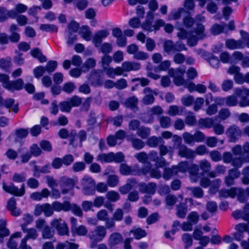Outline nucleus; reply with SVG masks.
Masks as SVG:
<instances>
[{
    "label": "nucleus",
    "instance_id": "nucleus-27",
    "mask_svg": "<svg viewBox=\"0 0 249 249\" xmlns=\"http://www.w3.org/2000/svg\"><path fill=\"white\" fill-rule=\"evenodd\" d=\"M176 214L179 218L185 217L188 211V208L185 203H181L176 206Z\"/></svg>",
    "mask_w": 249,
    "mask_h": 249
},
{
    "label": "nucleus",
    "instance_id": "nucleus-60",
    "mask_svg": "<svg viewBox=\"0 0 249 249\" xmlns=\"http://www.w3.org/2000/svg\"><path fill=\"white\" fill-rule=\"evenodd\" d=\"M207 61L209 64L214 68H217L219 66V61L218 58L213 55V54H210L209 57L207 59Z\"/></svg>",
    "mask_w": 249,
    "mask_h": 249
},
{
    "label": "nucleus",
    "instance_id": "nucleus-9",
    "mask_svg": "<svg viewBox=\"0 0 249 249\" xmlns=\"http://www.w3.org/2000/svg\"><path fill=\"white\" fill-rule=\"evenodd\" d=\"M226 134L231 142H235L241 137L242 131L238 126L233 124L227 128Z\"/></svg>",
    "mask_w": 249,
    "mask_h": 249
},
{
    "label": "nucleus",
    "instance_id": "nucleus-11",
    "mask_svg": "<svg viewBox=\"0 0 249 249\" xmlns=\"http://www.w3.org/2000/svg\"><path fill=\"white\" fill-rule=\"evenodd\" d=\"M44 213L46 217H50L53 213V208L52 205L49 203H44L42 205H37L36 206L34 214L36 216H38Z\"/></svg>",
    "mask_w": 249,
    "mask_h": 249
},
{
    "label": "nucleus",
    "instance_id": "nucleus-36",
    "mask_svg": "<svg viewBox=\"0 0 249 249\" xmlns=\"http://www.w3.org/2000/svg\"><path fill=\"white\" fill-rule=\"evenodd\" d=\"M136 134L142 139H146L150 135V129L144 126H140L138 129Z\"/></svg>",
    "mask_w": 249,
    "mask_h": 249
},
{
    "label": "nucleus",
    "instance_id": "nucleus-34",
    "mask_svg": "<svg viewBox=\"0 0 249 249\" xmlns=\"http://www.w3.org/2000/svg\"><path fill=\"white\" fill-rule=\"evenodd\" d=\"M156 183L150 182L146 185L142 186L141 190L142 193L153 195L156 191Z\"/></svg>",
    "mask_w": 249,
    "mask_h": 249
},
{
    "label": "nucleus",
    "instance_id": "nucleus-10",
    "mask_svg": "<svg viewBox=\"0 0 249 249\" xmlns=\"http://www.w3.org/2000/svg\"><path fill=\"white\" fill-rule=\"evenodd\" d=\"M60 181L61 182V192L63 195L68 194L73 190L75 184L74 180L66 176L62 177Z\"/></svg>",
    "mask_w": 249,
    "mask_h": 249
},
{
    "label": "nucleus",
    "instance_id": "nucleus-42",
    "mask_svg": "<svg viewBox=\"0 0 249 249\" xmlns=\"http://www.w3.org/2000/svg\"><path fill=\"white\" fill-rule=\"evenodd\" d=\"M160 155V157H162L167 153H169L171 156L173 154L174 149L171 146L167 147L166 146L163 144V143H160L159 147Z\"/></svg>",
    "mask_w": 249,
    "mask_h": 249
},
{
    "label": "nucleus",
    "instance_id": "nucleus-28",
    "mask_svg": "<svg viewBox=\"0 0 249 249\" xmlns=\"http://www.w3.org/2000/svg\"><path fill=\"white\" fill-rule=\"evenodd\" d=\"M164 142L161 137L153 136L149 138L146 141V144L149 147L155 148L159 144L164 143Z\"/></svg>",
    "mask_w": 249,
    "mask_h": 249
},
{
    "label": "nucleus",
    "instance_id": "nucleus-30",
    "mask_svg": "<svg viewBox=\"0 0 249 249\" xmlns=\"http://www.w3.org/2000/svg\"><path fill=\"white\" fill-rule=\"evenodd\" d=\"M79 34L81 35L82 37L86 41H89L91 40L92 32L88 26H82Z\"/></svg>",
    "mask_w": 249,
    "mask_h": 249
},
{
    "label": "nucleus",
    "instance_id": "nucleus-22",
    "mask_svg": "<svg viewBox=\"0 0 249 249\" xmlns=\"http://www.w3.org/2000/svg\"><path fill=\"white\" fill-rule=\"evenodd\" d=\"M234 197L236 196L238 201L240 203H245L248 200V196L245 189L242 188H234Z\"/></svg>",
    "mask_w": 249,
    "mask_h": 249
},
{
    "label": "nucleus",
    "instance_id": "nucleus-58",
    "mask_svg": "<svg viewBox=\"0 0 249 249\" xmlns=\"http://www.w3.org/2000/svg\"><path fill=\"white\" fill-rule=\"evenodd\" d=\"M11 65V60L10 58L0 59V68L5 71H8Z\"/></svg>",
    "mask_w": 249,
    "mask_h": 249
},
{
    "label": "nucleus",
    "instance_id": "nucleus-26",
    "mask_svg": "<svg viewBox=\"0 0 249 249\" xmlns=\"http://www.w3.org/2000/svg\"><path fill=\"white\" fill-rule=\"evenodd\" d=\"M124 71H137L140 69L141 65L137 62H130L126 61L122 63Z\"/></svg>",
    "mask_w": 249,
    "mask_h": 249
},
{
    "label": "nucleus",
    "instance_id": "nucleus-17",
    "mask_svg": "<svg viewBox=\"0 0 249 249\" xmlns=\"http://www.w3.org/2000/svg\"><path fill=\"white\" fill-rule=\"evenodd\" d=\"M199 168L198 165L195 163H190L188 172L190 175L191 181L192 182H197L203 174L199 173Z\"/></svg>",
    "mask_w": 249,
    "mask_h": 249
},
{
    "label": "nucleus",
    "instance_id": "nucleus-35",
    "mask_svg": "<svg viewBox=\"0 0 249 249\" xmlns=\"http://www.w3.org/2000/svg\"><path fill=\"white\" fill-rule=\"evenodd\" d=\"M234 187L231 188L230 189H222L218 192L219 197L223 198L228 196L234 198Z\"/></svg>",
    "mask_w": 249,
    "mask_h": 249
},
{
    "label": "nucleus",
    "instance_id": "nucleus-57",
    "mask_svg": "<svg viewBox=\"0 0 249 249\" xmlns=\"http://www.w3.org/2000/svg\"><path fill=\"white\" fill-rule=\"evenodd\" d=\"M100 51L104 54H107L112 51V45L107 42H105L100 47Z\"/></svg>",
    "mask_w": 249,
    "mask_h": 249
},
{
    "label": "nucleus",
    "instance_id": "nucleus-38",
    "mask_svg": "<svg viewBox=\"0 0 249 249\" xmlns=\"http://www.w3.org/2000/svg\"><path fill=\"white\" fill-rule=\"evenodd\" d=\"M113 153L110 152L108 154L102 153L99 154L97 157V160L103 162H110L112 161Z\"/></svg>",
    "mask_w": 249,
    "mask_h": 249
},
{
    "label": "nucleus",
    "instance_id": "nucleus-33",
    "mask_svg": "<svg viewBox=\"0 0 249 249\" xmlns=\"http://www.w3.org/2000/svg\"><path fill=\"white\" fill-rule=\"evenodd\" d=\"M78 244L66 241L64 243H59L55 247V249H77Z\"/></svg>",
    "mask_w": 249,
    "mask_h": 249
},
{
    "label": "nucleus",
    "instance_id": "nucleus-18",
    "mask_svg": "<svg viewBox=\"0 0 249 249\" xmlns=\"http://www.w3.org/2000/svg\"><path fill=\"white\" fill-rule=\"evenodd\" d=\"M21 229L23 232L26 233L25 237L21 240V241L27 242V240L32 239L35 240L37 237V232L35 228L28 229L26 228V224H22L21 225Z\"/></svg>",
    "mask_w": 249,
    "mask_h": 249
},
{
    "label": "nucleus",
    "instance_id": "nucleus-55",
    "mask_svg": "<svg viewBox=\"0 0 249 249\" xmlns=\"http://www.w3.org/2000/svg\"><path fill=\"white\" fill-rule=\"evenodd\" d=\"M238 103L237 98L235 95H230L226 98V105L228 107H234Z\"/></svg>",
    "mask_w": 249,
    "mask_h": 249
},
{
    "label": "nucleus",
    "instance_id": "nucleus-46",
    "mask_svg": "<svg viewBox=\"0 0 249 249\" xmlns=\"http://www.w3.org/2000/svg\"><path fill=\"white\" fill-rule=\"evenodd\" d=\"M89 5V0H77L74 3V7L79 11L85 10Z\"/></svg>",
    "mask_w": 249,
    "mask_h": 249
},
{
    "label": "nucleus",
    "instance_id": "nucleus-39",
    "mask_svg": "<svg viewBox=\"0 0 249 249\" xmlns=\"http://www.w3.org/2000/svg\"><path fill=\"white\" fill-rule=\"evenodd\" d=\"M199 168H200L203 172V174L209 172L211 169V163L206 160H200L198 163Z\"/></svg>",
    "mask_w": 249,
    "mask_h": 249
},
{
    "label": "nucleus",
    "instance_id": "nucleus-48",
    "mask_svg": "<svg viewBox=\"0 0 249 249\" xmlns=\"http://www.w3.org/2000/svg\"><path fill=\"white\" fill-rule=\"evenodd\" d=\"M129 140L131 142L133 147L136 150H140L145 145L144 142L140 139L132 138Z\"/></svg>",
    "mask_w": 249,
    "mask_h": 249
},
{
    "label": "nucleus",
    "instance_id": "nucleus-5",
    "mask_svg": "<svg viewBox=\"0 0 249 249\" xmlns=\"http://www.w3.org/2000/svg\"><path fill=\"white\" fill-rule=\"evenodd\" d=\"M50 225L52 228L56 230L59 235L61 236L69 235V228L65 222L61 218H53L51 221Z\"/></svg>",
    "mask_w": 249,
    "mask_h": 249
},
{
    "label": "nucleus",
    "instance_id": "nucleus-29",
    "mask_svg": "<svg viewBox=\"0 0 249 249\" xmlns=\"http://www.w3.org/2000/svg\"><path fill=\"white\" fill-rule=\"evenodd\" d=\"M178 174L176 166H172L171 168H165L164 170L162 177L165 180L169 179L172 177Z\"/></svg>",
    "mask_w": 249,
    "mask_h": 249
},
{
    "label": "nucleus",
    "instance_id": "nucleus-54",
    "mask_svg": "<svg viewBox=\"0 0 249 249\" xmlns=\"http://www.w3.org/2000/svg\"><path fill=\"white\" fill-rule=\"evenodd\" d=\"M68 99L71 103V107H79L82 102V98L77 95H73L71 97L69 98Z\"/></svg>",
    "mask_w": 249,
    "mask_h": 249
},
{
    "label": "nucleus",
    "instance_id": "nucleus-45",
    "mask_svg": "<svg viewBox=\"0 0 249 249\" xmlns=\"http://www.w3.org/2000/svg\"><path fill=\"white\" fill-rule=\"evenodd\" d=\"M39 29L46 32H57L58 28L54 24H42L39 26Z\"/></svg>",
    "mask_w": 249,
    "mask_h": 249
},
{
    "label": "nucleus",
    "instance_id": "nucleus-19",
    "mask_svg": "<svg viewBox=\"0 0 249 249\" xmlns=\"http://www.w3.org/2000/svg\"><path fill=\"white\" fill-rule=\"evenodd\" d=\"M53 211L59 212L60 211L68 212L70 211V203L65 201L61 203L57 201L53 202L52 204Z\"/></svg>",
    "mask_w": 249,
    "mask_h": 249
},
{
    "label": "nucleus",
    "instance_id": "nucleus-2",
    "mask_svg": "<svg viewBox=\"0 0 249 249\" xmlns=\"http://www.w3.org/2000/svg\"><path fill=\"white\" fill-rule=\"evenodd\" d=\"M107 235V230L104 226H97L94 230L90 231L88 236L90 240L89 247L94 249L98 242H101Z\"/></svg>",
    "mask_w": 249,
    "mask_h": 249
},
{
    "label": "nucleus",
    "instance_id": "nucleus-47",
    "mask_svg": "<svg viewBox=\"0 0 249 249\" xmlns=\"http://www.w3.org/2000/svg\"><path fill=\"white\" fill-rule=\"evenodd\" d=\"M184 13H188L183 8H179L177 10H174L171 12L169 16L171 19L177 20L180 18L181 15Z\"/></svg>",
    "mask_w": 249,
    "mask_h": 249
},
{
    "label": "nucleus",
    "instance_id": "nucleus-49",
    "mask_svg": "<svg viewBox=\"0 0 249 249\" xmlns=\"http://www.w3.org/2000/svg\"><path fill=\"white\" fill-rule=\"evenodd\" d=\"M190 163L187 161H183L179 162L176 166L177 172L185 173L188 171Z\"/></svg>",
    "mask_w": 249,
    "mask_h": 249
},
{
    "label": "nucleus",
    "instance_id": "nucleus-25",
    "mask_svg": "<svg viewBox=\"0 0 249 249\" xmlns=\"http://www.w3.org/2000/svg\"><path fill=\"white\" fill-rule=\"evenodd\" d=\"M136 182L133 179H128L126 183L119 188V191L122 195L127 194L134 186Z\"/></svg>",
    "mask_w": 249,
    "mask_h": 249
},
{
    "label": "nucleus",
    "instance_id": "nucleus-23",
    "mask_svg": "<svg viewBox=\"0 0 249 249\" xmlns=\"http://www.w3.org/2000/svg\"><path fill=\"white\" fill-rule=\"evenodd\" d=\"M23 85L24 82L23 80L21 78H18L16 80L10 81L7 89L9 91L19 90L23 88Z\"/></svg>",
    "mask_w": 249,
    "mask_h": 249
},
{
    "label": "nucleus",
    "instance_id": "nucleus-61",
    "mask_svg": "<svg viewBox=\"0 0 249 249\" xmlns=\"http://www.w3.org/2000/svg\"><path fill=\"white\" fill-rule=\"evenodd\" d=\"M188 221L192 224H196L199 220V215L196 212H191L187 216Z\"/></svg>",
    "mask_w": 249,
    "mask_h": 249
},
{
    "label": "nucleus",
    "instance_id": "nucleus-50",
    "mask_svg": "<svg viewBox=\"0 0 249 249\" xmlns=\"http://www.w3.org/2000/svg\"><path fill=\"white\" fill-rule=\"evenodd\" d=\"M106 198L111 202H116L120 198L119 193L114 191L108 192L106 195Z\"/></svg>",
    "mask_w": 249,
    "mask_h": 249
},
{
    "label": "nucleus",
    "instance_id": "nucleus-12",
    "mask_svg": "<svg viewBox=\"0 0 249 249\" xmlns=\"http://www.w3.org/2000/svg\"><path fill=\"white\" fill-rule=\"evenodd\" d=\"M2 188L7 193L14 195L16 196H21L25 193V186L24 184H22L20 188L18 189L13 183H11L9 185H6L3 183Z\"/></svg>",
    "mask_w": 249,
    "mask_h": 249
},
{
    "label": "nucleus",
    "instance_id": "nucleus-41",
    "mask_svg": "<svg viewBox=\"0 0 249 249\" xmlns=\"http://www.w3.org/2000/svg\"><path fill=\"white\" fill-rule=\"evenodd\" d=\"M54 233V231L49 226H45L42 231L41 236L43 239H51Z\"/></svg>",
    "mask_w": 249,
    "mask_h": 249
},
{
    "label": "nucleus",
    "instance_id": "nucleus-37",
    "mask_svg": "<svg viewBox=\"0 0 249 249\" xmlns=\"http://www.w3.org/2000/svg\"><path fill=\"white\" fill-rule=\"evenodd\" d=\"M191 195L196 198H201L204 195L203 191L200 187H188Z\"/></svg>",
    "mask_w": 249,
    "mask_h": 249
},
{
    "label": "nucleus",
    "instance_id": "nucleus-14",
    "mask_svg": "<svg viewBox=\"0 0 249 249\" xmlns=\"http://www.w3.org/2000/svg\"><path fill=\"white\" fill-rule=\"evenodd\" d=\"M178 149V155L181 158L191 159L195 157V152L184 144H180Z\"/></svg>",
    "mask_w": 249,
    "mask_h": 249
},
{
    "label": "nucleus",
    "instance_id": "nucleus-51",
    "mask_svg": "<svg viewBox=\"0 0 249 249\" xmlns=\"http://www.w3.org/2000/svg\"><path fill=\"white\" fill-rule=\"evenodd\" d=\"M226 24H215L211 28V32L213 35H217L222 33L225 28Z\"/></svg>",
    "mask_w": 249,
    "mask_h": 249
},
{
    "label": "nucleus",
    "instance_id": "nucleus-56",
    "mask_svg": "<svg viewBox=\"0 0 249 249\" xmlns=\"http://www.w3.org/2000/svg\"><path fill=\"white\" fill-rule=\"evenodd\" d=\"M160 126L163 128L169 127L171 125V119L168 116H161L159 119Z\"/></svg>",
    "mask_w": 249,
    "mask_h": 249
},
{
    "label": "nucleus",
    "instance_id": "nucleus-13",
    "mask_svg": "<svg viewBox=\"0 0 249 249\" xmlns=\"http://www.w3.org/2000/svg\"><path fill=\"white\" fill-rule=\"evenodd\" d=\"M240 176V172L234 168L230 169L228 171V175L225 177L224 183L227 186H231L234 184V180Z\"/></svg>",
    "mask_w": 249,
    "mask_h": 249
},
{
    "label": "nucleus",
    "instance_id": "nucleus-6",
    "mask_svg": "<svg viewBox=\"0 0 249 249\" xmlns=\"http://www.w3.org/2000/svg\"><path fill=\"white\" fill-rule=\"evenodd\" d=\"M81 184L84 195H91L95 193V182L91 178L84 177L81 181Z\"/></svg>",
    "mask_w": 249,
    "mask_h": 249
},
{
    "label": "nucleus",
    "instance_id": "nucleus-7",
    "mask_svg": "<svg viewBox=\"0 0 249 249\" xmlns=\"http://www.w3.org/2000/svg\"><path fill=\"white\" fill-rule=\"evenodd\" d=\"M236 97L240 98L239 105L241 107H249V89L246 88L236 89L234 92Z\"/></svg>",
    "mask_w": 249,
    "mask_h": 249
},
{
    "label": "nucleus",
    "instance_id": "nucleus-59",
    "mask_svg": "<svg viewBox=\"0 0 249 249\" xmlns=\"http://www.w3.org/2000/svg\"><path fill=\"white\" fill-rule=\"evenodd\" d=\"M107 184L111 187L116 186L119 183L118 177L116 175H109L107 179Z\"/></svg>",
    "mask_w": 249,
    "mask_h": 249
},
{
    "label": "nucleus",
    "instance_id": "nucleus-32",
    "mask_svg": "<svg viewBox=\"0 0 249 249\" xmlns=\"http://www.w3.org/2000/svg\"><path fill=\"white\" fill-rule=\"evenodd\" d=\"M31 55L39 60L41 62H44L47 61V58L41 53V51L37 48H35L30 51Z\"/></svg>",
    "mask_w": 249,
    "mask_h": 249
},
{
    "label": "nucleus",
    "instance_id": "nucleus-44",
    "mask_svg": "<svg viewBox=\"0 0 249 249\" xmlns=\"http://www.w3.org/2000/svg\"><path fill=\"white\" fill-rule=\"evenodd\" d=\"M130 232L134 234L135 238L137 240H139L146 235L145 231L139 228L133 229L130 231Z\"/></svg>",
    "mask_w": 249,
    "mask_h": 249
},
{
    "label": "nucleus",
    "instance_id": "nucleus-64",
    "mask_svg": "<svg viewBox=\"0 0 249 249\" xmlns=\"http://www.w3.org/2000/svg\"><path fill=\"white\" fill-rule=\"evenodd\" d=\"M235 229L237 231H239L240 232L247 231L249 235V223L248 224L243 223L238 224L235 226Z\"/></svg>",
    "mask_w": 249,
    "mask_h": 249
},
{
    "label": "nucleus",
    "instance_id": "nucleus-4",
    "mask_svg": "<svg viewBox=\"0 0 249 249\" xmlns=\"http://www.w3.org/2000/svg\"><path fill=\"white\" fill-rule=\"evenodd\" d=\"M163 49L164 51L168 54L187 49L185 45L181 41H177L174 43L171 40H166L164 42Z\"/></svg>",
    "mask_w": 249,
    "mask_h": 249
},
{
    "label": "nucleus",
    "instance_id": "nucleus-8",
    "mask_svg": "<svg viewBox=\"0 0 249 249\" xmlns=\"http://www.w3.org/2000/svg\"><path fill=\"white\" fill-rule=\"evenodd\" d=\"M185 72L184 69L180 70L177 69H170L168 71L169 75L174 78L173 82L177 86H181L183 85L185 82L183 78V75Z\"/></svg>",
    "mask_w": 249,
    "mask_h": 249
},
{
    "label": "nucleus",
    "instance_id": "nucleus-15",
    "mask_svg": "<svg viewBox=\"0 0 249 249\" xmlns=\"http://www.w3.org/2000/svg\"><path fill=\"white\" fill-rule=\"evenodd\" d=\"M120 172L123 175H137L140 172V168L138 165L133 167L127 166L126 164L122 163L120 165Z\"/></svg>",
    "mask_w": 249,
    "mask_h": 249
},
{
    "label": "nucleus",
    "instance_id": "nucleus-40",
    "mask_svg": "<svg viewBox=\"0 0 249 249\" xmlns=\"http://www.w3.org/2000/svg\"><path fill=\"white\" fill-rule=\"evenodd\" d=\"M138 99L135 96H132L126 99L124 102L125 106L132 109L138 108Z\"/></svg>",
    "mask_w": 249,
    "mask_h": 249
},
{
    "label": "nucleus",
    "instance_id": "nucleus-16",
    "mask_svg": "<svg viewBox=\"0 0 249 249\" xmlns=\"http://www.w3.org/2000/svg\"><path fill=\"white\" fill-rule=\"evenodd\" d=\"M109 35L107 30H100L94 35L92 38V42L96 47H99L102 44L103 40Z\"/></svg>",
    "mask_w": 249,
    "mask_h": 249
},
{
    "label": "nucleus",
    "instance_id": "nucleus-63",
    "mask_svg": "<svg viewBox=\"0 0 249 249\" xmlns=\"http://www.w3.org/2000/svg\"><path fill=\"white\" fill-rule=\"evenodd\" d=\"M124 217V212L122 209L117 208L112 214V218L116 221H121Z\"/></svg>",
    "mask_w": 249,
    "mask_h": 249
},
{
    "label": "nucleus",
    "instance_id": "nucleus-43",
    "mask_svg": "<svg viewBox=\"0 0 249 249\" xmlns=\"http://www.w3.org/2000/svg\"><path fill=\"white\" fill-rule=\"evenodd\" d=\"M72 233L74 235H77L79 236H85L88 232V230L87 228L81 225L74 227L73 229L71 231Z\"/></svg>",
    "mask_w": 249,
    "mask_h": 249
},
{
    "label": "nucleus",
    "instance_id": "nucleus-31",
    "mask_svg": "<svg viewBox=\"0 0 249 249\" xmlns=\"http://www.w3.org/2000/svg\"><path fill=\"white\" fill-rule=\"evenodd\" d=\"M213 120L212 118H201L198 120V125L201 128H210L213 124Z\"/></svg>",
    "mask_w": 249,
    "mask_h": 249
},
{
    "label": "nucleus",
    "instance_id": "nucleus-53",
    "mask_svg": "<svg viewBox=\"0 0 249 249\" xmlns=\"http://www.w3.org/2000/svg\"><path fill=\"white\" fill-rule=\"evenodd\" d=\"M59 105L62 112L69 113L71 111L72 107L68 99L67 101L61 102Z\"/></svg>",
    "mask_w": 249,
    "mask_h": 249
},
{
    "label": "nucleus",
    "instance_id": "nucleus-20",
    "mask_svg": "<svg viewBox=\"0 0 249 249\" xmlns=\"http://www.w3.org/2000/svg\"><path fill=\"white\" fill-rule=\"evenodd\" d=\"M143 93L145 94V96L142 99V103L146 105L152 104L155 100L153 94L157 95V94L154 92L150 88L144 89Z\"/></svg>",
    "mask_w": 249,
    "mask_h": 249
},
{
    "label": "nucleus",
    "instance_id": "nucleus-1",
    "mask_svg": "<svg viewBox=\"0 0 249 249\" xmlns=\"http://www.w3.org/2000/svg\"><path fill=\"white\" fill-rule=\"evenodd\" d=\"M187 14V15L183 17L182 23L177 21L175 24L176 29L178 31L177 36L180 39H187L188 45L193 47L196 45L199 39H202L205 37V27L202 24L197 23L196 28L193 30L188 32L185 30L184 27L191 28L195 23L194 18L189 13Z\"/></svg>",
    "mask_w": 249,
    "mask_h": 249
},
{
    "label": "nucleus",
    "instance_id": "nucleus-21",
    "mask_svg": "<svg viewBox=\"0 0 249 249\" xmlns=\"http://www.w3.org/2000/svg\"><path fill=\"white\" fill-rule=\"evenodd\" d=\"M123 241L122 235L118 232H113L109 237L108 244L110 247H113L122 243Z\"/></svg>",
    "mask_w": 249,
    "mask_h": 249
},
{
    "label": "nucleus",
    "instance_id": "nucleus-3",
    "mask_svg": "<svg viewBox=\"0 0 249 249\" xmlns=\"http://www.w3.org/2000/svg\"><path fill=\"white\" fill-rule=\"evenodd\" d=\"M184 142L189 145H193L195 142H201L204 141L205 136L200 131H196L193 135L185 132L182 134Z\"/></svg>",
    "mask_w": 249,
    "mask_h": 249
},
{
    "label": "nucleus",
    "instance_id": "nucleus-52",
    "mask_svg": "<svg viewBox=\"0 0 249 249\" xmlns=\"http://www.w3.org/2000/svg\"><path fill=\"white\" fill-rule=\"evenodd\" d=\"M57 67V63L56 61L50 60L48 61L45 68V71L49 73L54 71Z\"/></svg>",
    "mask_w": 249,
    "mask_h": 249
},
{
    "label": "nucleus",
    "instance_id": "nucleus-24",
    "mask_svg": "<svg viewBox=\"0 0 249 249\" xmlns=\"http://www.w3.org/2000/svg\"><path fill=\"white\" fill-rule=\"evenodd\" d=\"M227 48L230 49H242L244 45L241 40H235L233 39L227 40L225 43Z\"/></svg>",
    "mask_w": 249,
    "mask_h": 249
},
{
    "label": "nucleus",
    "instance_id": "nucleus-62",
    "mask_svg": "<svg viewBox=\"0 0 249 249\" xmlns=\"http://www.w3.org/2000/svg\"><path fill=\"white\" fill-rule=\"evenodd\" d=\"M244 162V160L241 157H236L233 159L231 162V165L234 169H238L241 168Z\"/></svg>",
    "mask_w": 249,
    "mask_h": 249
}]
</instances>
